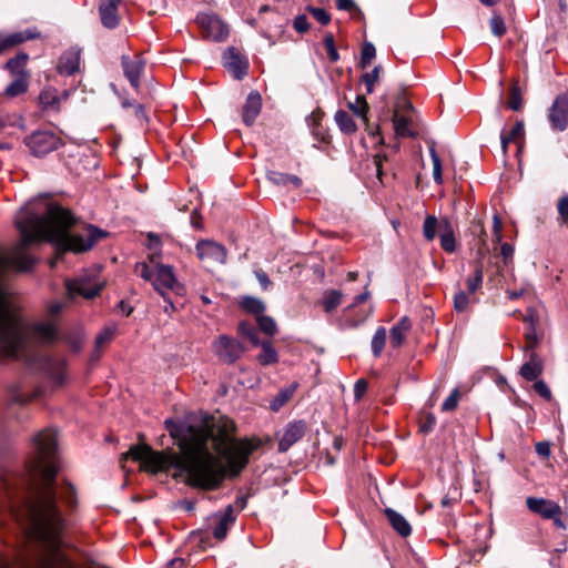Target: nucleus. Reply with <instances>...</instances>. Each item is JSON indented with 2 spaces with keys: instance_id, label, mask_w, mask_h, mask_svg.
Listing matches in <instances>:
<instances>
[{
  "instance_id": "f257e3e1",
  "label": "nucleus",
  "mask_w": 568,
  "mask_h": 568,
  "mask_svg": "<svg viewBox=\"0 0 568 568\" xmlns=\"http://www.w3.org/2000/svg\"><path fill=\"white\" fill-rule=\"evenodd\" d=\"M74 223L69 210L45 196L28 202L16 215L21 240L11 250L0 247V280L12 270L26 272L31 268L33 260L27 254V248L36 241H48L61 250L80 253L90 250L104 235L92 225L84 234L71 235L69 230ZM29 336L50 343L57 337L55 325L39 322L27 326L8 291L0 285V356L19 357Z\"/></svg>"
},
{
  "instance_id": "f03ea898",
  "label": "nucleus",
  "mask_w": 568,
  "mask_h": 568,
  "mask_svg": "<svg viewBox=\"0 0 568 568\" xmlns=\"http://www.w3.org/2000/svg\"><path fill=\"white\" fill-rule=\"evenodd\" d=\"M235 425L227 418L202 426H189L179 442L180 453L155 452L149 445L132 446L123 458L141 463V468L156 474L171 468L186 475L189 486L216 489L226 475L236 477L246 467L251 454L261 446L257 438H232Z\"/></svg>"
},
{
  "instance_id": "7ed1b4c3",
  "label": "nucleus",
  "mask_w": 568,
  "mask_h": 568,
  "mask_svg": "<svg viewBox=\"0 0 568 568\" xmlns=\"http://www.w3.org/2000/svg\"><path fill=\"white\" fill-rule=\"evenodd\" d=\"M57 444L54 430L44 429L37 434L33 438L34 456L28 464L22 483L28 496L17 498L9 491L8 514L39 544V554L32 559L23 557L14 565L0 558V568H74L61 552L64 519L57 507L54 487Z\"/></svg>"
},
{
  "instance_id": "20e7f679",
  "label": "nucleus",
  "mask_w": 568,
  "mask_h": 568,
  "mask_svg": "<svg viewBox=\"0 0 568 568\" xmlns=\"http://www.w3.org/2000/svg\"><path fill=\"white\" fill-rule=\"evenodd\" d=\"M103 283L97 278L95 273H84L75 278L65 281L69 297L81 296L87 300L95 297L102 290Z\"/></svg>"
},
{
  "instance_id": "39448f33",
  "label": "nucleus",
  "mask_w": 568,
  "mask_h": 568,
  "mask_svg": "<svg viewBox=\"0 0 568 568\" xmlns=\"http://www.w3.org/2000/svg\"><path fill=\"white\" fill-rule=\"evenodd\" d=\"M195 253L206 268L224 264L227 257L225 246L212 240L199 241L195 244Z\"/></svg>"
},
{
  "instance_id": "423d86ee",
  "label": "nucleus",
  "mask_w": 568,
  "mask_h": 568,
  "mask_svg": "<svg viewBox=\"0 0 568 568\" xmlns=\"http://www.w3.org/2000/svg\"><path fill=\"white\" fill-rule=\"evenodd\" d=\"M30 152L36 156H44L62 145V140L51 131H36L24 140Z\"/></svg>"
},
{
  "instance_id": "0eeeda50",
  "label": "nucleus",
  "mask_w": 568,
  "mask_h": 568,
  "mask_svg": "<svg viewBox=\"0 0 568 568\" xmlns=\"http://www.w3.org/2000/svg\"><path fill=\"white\" fill-rule=\"evenodd\" d=\"M215 356L225 364L235 363L244 353L243 345L227 335H220L212 344Z\"/></svg>"
},
{
  "instance_id": "6e6552de",
  "label": "nucleus",
  "mask_w": 568,
  "mask_h": 568,
  "mask_svg": "<svg viewBox=\"0 0 568 568\" xmlns=\"http://www.w3.org/2000/svg\"><path fill=\"white\" fill-rule=\"evenodd\" d=\"M149 258L150 262L155 265V276L152 282L153 287L166 300L165 291H173L179 286L173 268L169 265L160 264V255L158 254H152Z\"/></svg>"
},
{
  "instance_id": "1a4fd4ad",
  "label": "nucleus",
  "mask_w": 568,
  "mask_h": 568,
  "mask_svg": "<svg viewBox=\"0 0 568 568\" xmlns=\"http://www.w3.org/2000/svg\"><path fill=\"white\" fill-rule=\"evenodd\" d=\"M196 21L204 38L213 41H223L229 36L227 26L216 16L201 13Z\"/></svg>"
},
{
  "instance_id": "9d476101",
  "label": "nucleus",
  "mask_w": 568,
  "mask_h": 568,
  "mask_svg": "<svg viewBox=\"0 0 568 568\" xmlns=\"http://www.w3.org/2000/svg\"><path fill=\"white\" fill-rule=\"evenodd\" d=\"M236 514L233 505H229L224 510L213 514L210 518L212 535L217 540H223L230 527L235 523Z\"/></svg>"
},
{
  "instance_id": "9b49d317",
  "label": "nucleus",
  "mask_w": 568,
  "mask_h": 568,
  "mask_svg": "<svg viewBox=\"0 0 568 568\" xmlns=\"http://www.w3.org/2000/svg\"><path fill=\"white\" fill-rule=\"evenodd\" d=\"M548 119L555 130L564 131L568 126V92L555 99L549 109Z\"/></svg>"
},
{
  "instance_id": "f8f14e48",
  "label": "nucleus",
  "mask_w": 568,
  "mask_h": 568,
  "mask_svg": "<svg viewBox=\"0 0 568 568\" xmlns=\"http://www.w3.org/2000/svg\"><path fill=\"white\" fill-rule=\"evenodd\" d=\"M529 511L539 515L542 519H550L556 515H564L561 506L551 499L529 496L526 498Z\"/></svg>"
},
{
  "instance_id": "ddd939ff",
  "label": "nucleus",
  "mask_w": 568,
  "mask_h": 568,
  "mask_svg": "<svg viewBox=\"0 0 568 568\" xmlns=\"http://www.w3.org/2000/svg\"><path fill=\"white\" fill-rule=\"evenodd\" d=\"M223 65L237 80L244 78L247 73V62L235 48H229L223 54Z\"/></svg>"
},
{
  "instance_id": "4468645a",
  "label": "nucleus",
  "mask_w": 568,
  "mask_h": 568,
  "mask_svg": "<svg viewBox=\"0 0 568 568\" xmlns=\"http://www.w3.org/2000/svg\"><path fill=\"white\" fill-rule=\"evenodd\" d=\"M306 424L303 420H297L290 423L278 442V450L286 452L295 443H297L305 434Z\"/></svg>"
},
{
  "instance_id": "2eb2a0df",
  "label": "nucleus",
  "mask_w": 568,
  "mask_h": 568,
  "mask_svg": "<svg viewBox=\"0 0 568 568\" xmlns=\"http://www.w3.org/2000/svg\"><path fill=\"white\" fill-rule=\"evenodd\" d=\"M121 64L124 75L129 80L130 84L138 89L140 85V78L145 65L144 60L139 55L134 59H130L128 55H122Z\"/></svg>"
},
{
  "instance_id": "dca6fc26",
  "label": "nucleus",
  "mask_w": 568,
  "mask_h": 568,
  "mask_svg": "<svg viewBox=\"0 0 568 568\" xmlns=\"http://www.w3.org/2000/svg\"><path fill=\"white\" fill-rule=\"evenodd\" d=\"M122 0H102L99 6L101 23L108 29H114L119 26L120 17L118 7Z\"/></svg>"
},
{
  "instance_id": "f3484780",
  "label": "nucleus",
  "mask_w": 568,
  "mask_h": 568,
  "mask_svg": "<svg viewBox=\"0 0 568 568\" xmlns=\"http://www.w3.org/2000/svg\"><path fill=\"white\" fill-rule=\"evenodd\" d=\"M262 109V98L257 91H252L245 101V104L242 110V120L247 125L251 126L257 115L260 114Z\"/></svg>"
},
{
  "instance_id": "a211bd4d",
  "label": "nucleus",
  "mask_w": 568,
  "mask_h": 568,
  "mask_svg": "<svg viewBox=\"0 0 568 568\" xmlns=\"http://www.w3.org/2000/svg\"><path fill=\"white\" fill-rule=\"evenodd\" d=\"M439 240L442 248L447 253L456 250L455 232L450 220L446 216L439 220Z\"/></svg>"
},
{
  "instance_id": "6ab92c4d",
  "label": "nucleus",
  "mask_w": 568,
  "mask_h": 568,
  "mask_svg": "<svg viewBox=\"0 0 568 568\" xmlns=\"http://www.w3.org/2000/svg\"><path fill=\"white\" fill-rule=\"evenodd\" d=\"M80 69V51L77 49L67 50L60 58L58 71L61 74L72 75Z\"/></svg>"
},
{
  "instance_id": "aec40b11",
  "label": "nucleus",
  "mask_w": 568,
  "mask_h": 568,
  "mask_svg": "<svg viewBox=\"0 0 568 568\" xmlns=\"http://www.w3.org/2000/svg\"><path fill=\"white\" fill-rule=\"evenodd\" d=\"M542 361L532 352L529 356V361L521 365L519 374L526 381H536L542 374Z\"/></svg>"
},
{
  "instance_id": "412c9836",
  "label": "nucleus",
  "mask_w": 568,
  "mask_h": 568,
  "mask_svg": "<svg viewBox=\"0 0 568 568\" xmlns=\"http://www.w3.org/2000/svg\"><path fill=\"white\" fill-rule=\"evenodd\" d=\"M385 515L398 535L402 537H408L412 534V526L402 514L392 508H386Z\"/></svg>"
},
{
  "instance_id": "4be33fe9",
  "label": "nucleus",
  "mask_w": 568,
  "mask_h": 568,
  "mask_svg": "<svg viewBox=\"0 0 568 568\" xmlns=\"http://www.w3.org/2000/svg\"><path fill=\"white\" fill-rule=\"evenodd\" d=\"M412 324L408 317H403L397 324H395L389 331V342L394 348L403 345L406 334L410 329Z\"/></svg>"
},
{
  "instance_id": "5701e85b",
  "label": "nucleus",
  "mask_w": 568,
  "mask_h": 568,
  "mask_svg": "<svg viewBox=\"0 0 568 568\" xmlns=\"http://www.w3.org/2000/svg\"><path fill=\"white\" fill-rule=\"evenodd\" d=\"M393 124L396 136L414 138L416 135L415 132L410 129V120L397 111H395L393 114Z\"/></svg>"
},
{
  "instance_id": "b1692460",
  "label": "nucleus",
  "mask_w": 568,
  "mask_h": 568,
  "mask_svg": "<svg viewBox=\"0 0 568 568\" xmlns=\"http://www.w3.org/2000/svg\"><path fill=\"white\" fill-rule=\"evenodd\" d=\"M7 45V49L20 44L27 40L37 39L40 37V32L33 28L26 31L13 32L8 36H2Z\"/></svg>"
},
{
  "instance_id": "393cba45",
  "label": "nucleus",
  "mask_w": 568,
  "mask_h": 568,
  "mask_svg": "<svg viewBox=\"0 0 568 568\" xmlns=\"http://www.w3.org/2000/svg\"><path fill=\"white\" fill-rule=\"evenodd\" d=\"M258 346H261V353L256 359L261 365L267 366L278 362V354L270 341H264Z\"/></svg>"
},
{
  "instance_id": "a878e982",
  "label": "nucleus",
  "mask_w": 568,
  "mask_h": 568,
  "mask_svg": "<svg viewBox=\"0 0 568 568\" xmlns=\"http://www.w3.org/2000/svg\"><path fill=\"white\" fill-rule=\"evenodd\" d=\"M343 294L338 290L325 291L321 300V305L326 313L334 312L342 303Z\"/></svg>"
},
{
  "instance_id": "bb28decb",
  "label": "nucleus",
  "mask_w": 568,
  "mask_h": 568,
  "mask_svg": "<svg viewBox=\"0 0 568 568\" xmlns=\"http://www.w3.org/2000/svg\"><path fill=\"white\" fill-rule=\"evenodd\" d=\"M28 88V74H20L6 88L4 94L9 98H16L27 92Z\"/></svg>"
},
{
  "instance_id": "cd10ccee",
  "label": "nucleus",
  "mask_w": 568,
  "mask_h": 568,
  "mask_svg": "<svg viewBox=\"0 0 568 568\" xmlns=\"http://www.w3.org/2000/svg\"><path fill=\"white\" fill-rule=\"evenodd\" d=\"M267 178L275 185L292 184L294 187H300L302 185V180L298 176L282 172L272 171L268 173Z\"/></svg>"
},
{
  "instance_id": "c85d7f7f",
  "label": "nucleus",
  "mask_w": 568,
  "mask_h": 568,
  "mask_svg": "<svg viewBox=\"0 0 568 568\" xmlns=\"http://www.w3.org/2000/svg\"><path fill=\"white\" fill-rule=\"evenodd\" d=\"M334 119L339 130L346 134H352L357 129L353 118L344 110H338Z\"/></svg>"
},
{
  "instance_id": "c756f323",
  "label": "nucleus",
  "mask_w": 568,
  "mask_h": 568,
  "mask_svg": "<svg viewBox=\"0 0 568 568\" xmlns=\"http://www.w3.org/2000/svg\"><path fill=\"white\" fill-rule=\"evenodd\" d=\"M382 72V65H375L372 71L361 75V81L365 84L368 94L374 92V85L378 82Z\"/></svg>"
},
{
  "instance_id": "7c9ffc66",
  "label": "nucleus",
  "mask_w": 568,
  "mask_h": 568,
  "mask_svg": "<svg viewBox=\"0 0 568 568\" xmlns=\"http://www.w3.org/2000/svg\"><path fill=\"white\" fill-rule=\"evenodd\" d=\"M297 385L292 384L284 389H281L276 397L271 403L273 410H278L295 393Z\"/></svg>"
},
{
  "instance_id": "2f4dec72",
  "label": "nucleus",
  "mask_w": 568,
  "mask_h": 568,
  "mask_svg": "<svg viewBox=\"0 0 568 568\" xmlns=\"http://www.w3.org/2000/svg\"><path fill=\"white\" fill-rule=\"evenodd\" d=\"M28 55L26 53H19L14 58L10 59L6 63V68L13 74H27L23 72V68L27 63Z\"/></svg>"
},
{
  "instance_id": "473e14b6",
  "label": "nucleus",
  "mask_w": 568,
  "mask_h": 568,
  "mask_svg": "<svg viewBox=\"0 0 568 568\" xmlns=\"http://www.w3.org/2000/svg\"><path fill=\"white\" fill-rule=\"evenodd\" d=\"M523 105V92L517 82H513L509 88L508 106L513 111H519Z\"/></svg>"
},
{
  "instance_id": "72a5a7b5",
  "label": "nucleus",
  "mask_w": 568,
  "mask_h": 568,
  "mask_svg": "<svg viewBox=\"0 0 568 568\" xmlns=\"http://www.w3.org/2000/svg\"><path fill=\"white\" fill-rule=\"evenodd\" d=\"M386 344V329L385 327H378L372 338V352L374 356H381Z\"/></svg>"
},
{
  "instance_id": "f704fd0d",
  "label": "nucleus",
  "mask_w": 568,
  "mask_h": 568,
  "mask_svg": "<svg viewBox=\"0 0 568 568\" xmlns=\"http://www.w3.org/2000/svg\"><path fill=\"white\" fill-rule=\"evenodd\" d=\"M439 230V221L434 215H427L423 225V234L427 241H433L436 236V230Z\"/></svg>"
},
{
  "instance_id": "c9c22d12",
  "label": "nucleus",
  "mask_w": 568,
  "mask_h": 568,
  "mask_svg": "<svg viewBox=\"0 0 568 568\" xmlns=\"http://www.w3.org/2000/svg\"><path fill=\"white\" fill-rule=\"evenodd\" d=\"M429 154L433 162V179L437 184L443 183V168H442V161L439 155L436 152V149L434 145L429 148Z\"/></svg>"
},
{
  "instance_id": "e433bc0d",
  "label": "nucleus",
  "mask_w": 568,
  "mask_h": 568,
  "mask_svg": "<svg viewBox=\"0 0 568 568\" xmlns=\"http://www.w3.org/2000/svg\"><path fill=\"white\" fill-rule=\"evenodd\" d=\"M39 101L43 110H55L59 106L57 95L50 90L42 91L39 95Z\"/></svg>"
},
{
  "instance_id": "4c0bfd02",
  "label": "nucleus",
  "mask_w": 568,
  "mask_h": 568,
  "mask_svg": "<svg viewBox=\"0 0 568 568\" xmlns=\"http://www.w3.org/2000/svg\"><path fill=\"white\" fill-rule=\"evenodd\" d=\"M483 283V265L480 263L476 264L474 275L466 281L468 293H475Z\"/></svg>"
},
{
  "instance_id": "58836bf2",
  "label": "nucleus",
  "mask_w": 568,
  "mask_h": 568,
  "mask_svg": "<svg viewBox=\"0 0 568 568\" xmlns=\"http://www.w3.org/2000/svg\"><path fill=\"white\" fill-rule=\"evenodd\" d=\"M242 306L247 312L256 315H261L265 311L264 303L261 300L251 296L243 300Z\"/></svg>"
},
{
  "instance_id": "ea45409f",
  "label": "nucleus",
  "mask_w": 568,
  "mask_h": 568,
  "mask_svg": "<svg viewBox=\"0 0 568 568\" xmlns=\"http://www.w3.org/2000/svg\"><path fill=\"white\" fill-rule=\"evenodd\" d=\"M375 55H376V49H375L374 44L371 42H365L362 48V52H361V61H359L361 68L366 69L371 64V62L373 61Z\"/></svg>"
},
{
  "instance_id": "a19ab883",
  "label": "nucleus",
  "mask_w": 568,
  "mask_h": 568,
  "mask_svg": "<svg viewBox=\"0 0 568 568\" xmlns=\"http://www.w3.org/2000/svg\"><path fill=\"white\" fill-rule=\"evenodd\" d=\"M349 109L364 121H366V113L368 111V104L364 97H356L355 102L348 103Z\"/></svg>"
},
{
  "instance_id": "79ce46f5",
  "label": "nucleus",
  "mask_w": 568,
  "mask_h": 568,
  "mask_svg": "<svg viewBox=\"0 0 568 568\" xmlns=\"http://www.w3.org/2000/svg\"><path fill=\"white\" fill-rule=\"evenodd\" d=\"M257 323H258L261 331H263L265 334H267L270 336H273L277 331L276 323H275L274 318L271 316L260 315L257 317Z\"/></svg>"
},
{
  "instance_id": "37998d69",
  "label": "nucleus",
  "mask_w": 568,
  "mask_h": 568,
  "mask_svg": "<svg viewBox=\"0 0 568 568\" xmlns=\"http://www.w3.org/2000/svg\"><path fill=\"white\" fill-rule=\"evenodd\" d=\"M59 496L60 499L69 506H73L75 504V490L69 483H65L60 487Z\"/></svg>"
},
{
  "instance_id": "c03bdc74",
  "label": "nucleus",
  "mask_w": 568,
  "mask_h": 568,
  "mask_svg": "<svg viewBox=\"0 0 568 568\" xmlns=\"http://www.w3.org/2000/svg\"><path fill=\"white\" fill-rule=\"evenodd\" d=\"M237 331L241 335L246 336L253 345L257 346L260 343H262L258 338V334L255 331V328L251 327L245 322H241L237 326Z\"/></svg>"
},
{
  "instance_id": "a18cd8bd",
  "label": "nucleus",
  "mask_w": 568,
  "mask_h": 568,
  "mask_svg": "<svg viewBox=\"0 0 568 568\" xmlns=\"http://www.w3.org/2000/svg\"><path fill=\"white\" fill-rule=\"evenodd\" d=\"M490 29L494 36L500 38L506 33V24L501 16L494 14L490 18Z\"/></svg>"
},
{
  "instance_id": "49530a36",
  "label": "nucleus",
  "mask_w": 568,
  "mask_h": 568,
  "mask_svg": "<svg viewBox=\"0 0 568 568\" xmlns=\"http://www.w3.org/2000/svg\"><path fill=\"white\" fill-rule=\"evenodd\" d=\"M115 329L113 327H105L95 337V348L99 349L103 345L110 343L114 336Z\"/></svg>"
},
{
  "instance_id": "de8ad7c7",
  "label": "nucleus",
  "mask_w": 568,
  "mask_h": 568,
  "mask_svg": "<svg viewBox=\"0 0 568 568\" xmlns=\"http://www.w3.org/2000/svg\"><path fill=\"white\" fill-rule=\"evenodd\" d=\"M324 45H325L328 59L332 62L338 61L339 54H338V52L336 50L333 34L329 33V34L325 36V38H324Z\"/></svg>"
},
{
  "instance_id": "09e8293b",
  "label": "nucleus",
  "mask_w": 568,
  "mask_h": 568,
  "mask_svg": "<svg viewBox=\"0 0 568 568\" xmlns=\"http://www.w3.org/2000/svg\"><path fill=\"white\" fill-rule=\"evenodd\" d=\"M50 378L55 385H62L65 378L64 364L58 362L50 371Z\"/></svg>"
},
{
  "instance_id": "8fccbe9b",
  "label": "nucleus",
  "mask_w": 568,
  "mask_h": 568,
  "mask_svg": "<svg viewBox=\"0 0 568 568\" xmlns=\"http://www.w3.org/2000/svg\"><path fill=\"white\" fill-rule=\"evenodd\" d=\"M135 272L145 281L153 282L155 271H153L145 262L135 264Z\"/></svg>"
},
{
  "instance_id": "3c124183",
  "label": "nucleus",
  "mask_w": 568,
  "mask_h": 568,
  "mask_svg": "<svg viewBox=\"0 0 568 568\" xmlns=\"http://www.w3.org/2000/svg\"><path fill=\"white\" fill-rule=\"evenodd\" d=\"M308 12L323 26L331 22L329 13L323 8L308 7Z\"/></svg>"
},
{
  "instance_id": "603ef678",
  "label": "nucleus",
  "mask_w": 568,
  "mask_h": 568,
  "mask_svg": "<svg viewBox=\"0 0 568 568\" xmlns=\"http://www.w3.org/2000/svg\"><path fill=\"white\" fill-rule=\"evenodd\" d=\"M557 211L560 222L568 225V195H564L558 200Z\"/></svg>"
},
{
  "instance_id": "864d4df0",
  "label": "nucleus",
  "mask_w": 568,
  "mask_h": 568,
  "mask_svg": "<svg viewBox=\"0 0 568 568\" xmlns=\"http://www.w3.org/2000/svg\"><path fill=\"white\" fill-rule=\"evenodd\" d=\"M459 400V390L455 388L442 405L443 412H452L456 409Z\"/></svg>"
},
{
  "instance_id": "5fc2aeb1",
  "label": "nucleus",
  "mask_w": 568,
  "mask_h": 568,
  "mask_svg": "<svg viewBox=\"0 0 568 568\" xmlns=\"http://www.w3.org/2000/svg\"><path fill=\"white\" fill-rule=\"evenodd\" d=\"M524 134H525L524 122L523 121H517L516 124L510 130V132L508 134H506V136L511 142H518L519 140L524 139Z\"/></svg>"
},
{
  "instance_id": "6e6d98bb",
  "label": "nucleus",
  "mask_w": 568,
  "mask_h": 568,
  "mask_svg": "<svg viewBox=\"0 0 568 568\" xmlns=\"http://www.w3.org/2000/svg\"><path fill=\"white\" fill-rule=\"evenodd\" d=\"M469 304L468 295L464 291H459L454 296V307L458 312H463Z\"/></svg>"
},
{
  "instance_id": "4d7b16f0",
  "label": "nucleus",
  "mask_w": 568,
  "mask_h": 568,
  "mask_svg": "<svg viewBox=\"0 0 568 568\" xmlns=\"http://www.w3.org/2000/svg\"><path fill=\"white\" fill-rule=\"evenodd\" d=\"M532 387L536 390V393L540 395L544 399H551V392L544 381H536Z\"/></svg>"
},
{
  "instance_id": "13d9d810",
  "label": "nucleus",
  "mask_w": 568,
  "mask_h": 568,
  "mask_svg": "<svg viewBox=\"0 0 568 568\" xmlns=\"http://www.w3.org/2000/svg\"><path fill=\"white\" fill-rule=\"evenodd\" d=\"M293 26L298 33H304L310 29L307 17L304 14L295 17Z\"/></svg>"
},
{
  "instance_id": "bf43d9fd",
  "label": "nucleus",
  "mask_w": 568,
  "mask_h": 568,
  "mask_svg": "<svg viewBox=\"0 0 568 568\" xmlns=\"http://www.w3.org/2000/svg\"><path fill=\"white\" fill-rule=\"evenodd\" d=\"M536 453L545 459H548L551 454V447L549 442H539L535 445Z\"/></svg>"
},
{
  "instance_id": "052dcab7",
  "label": "nucleus",
  "mask_w": 568,
  "mask_h": 568,
  "mask_svg": "<svg viewBox=\"0 0 568 568\" xmlns=\"http://www.w3.org/2000/svg\"><path fill=\"white\" fill-rule=\"evenodd\" d=\"M387 160V156L384 155V154H376L374 156V165H375V169H376V175L378 178V180L381 182H383L382 180V175H383V163Z\"/></svg>"
},
{
  "instance_id": "680f3d73",
  "label": "nucleus",
  "mask_w": 568,
  "mask_h": 568,
  "mask_svg": "<svg viewBox=\"0 0 568 568\" xmlns=\"http://www.w3.org/2000/svg\"><path fill=\"white\" fill-rule=\"evenodd\" d=\"M367 382L363 378L356 381L354 385V395L356 399H359L363 397L365 392L367 390Z\"/></svg>"
},
{
  "instance_id": "e2e57ef3",
  "label": "nucleus",
  "mask_w": 568,
  "mask_h": 568,
  "mask_svg": "<svg viewBox=\"0 0 568 568\" xmlns=\"http://www.w3.org/2000/svg\"><path fill=\"white\" fill-rule=\"evenodd\" d=\"M132 111H133V115L135 116L136 121L140 122L141 124L148 120L144 105L136 103L135 105H133Z\"/></svg>"
},
{
  "instance_id": "0e129e2a",
  "label": "nucleus",
  "mask_w": 568,
  "mask_h": 568,
  "mask_svg": "<svg viewBox=\"0 0 568 568\" xmlns=\"http://www.w3.org/2000/svg\"><path fill=\"white\" fill-rule=\"evenodd\" d=\"M254 274H255V277L258 281L260 285L262 286V288L267 290L270 287V285L272 284L267 274L262 270L255 271Z\"/></svg>"
},
{
  "instance_id": "69168bd1",
  "label": "nucleus",
  "mask_w": 568,
  "mask_h": 568,
  "mask_svg": "<svg viewBox=\"0 0 568 568\" xmlns=\"http://www.w3.org/2000/svg\"><path fill=\"white\" fill-rule=\"evenodd\" d=\"M501 229L503 223L498 215H494L493 217V233L497 242L501 241Z\"/></svg>"
},
{
  "instance_id": "338daca9",
  "label": "nucleus",
  "mask_w": 568,
  "mask_h": 568,
  "mask_svg": "<svg viewBox=\"0 0 568 568\" xmlns=\"http://www.w3.org/2000/svg\"><path fill=\"white\" fill-rule=\"evenodd\" d=\"M500 254L504 258V262L508 263V261L513 257L514 247L509 243H504L500 246Z\"/></svg>"
},
{
  "instance_id": "774afa93",
  "label": "nucleus",
  "mask_w": 568,
  "mask_h": 568,
  "mask_svg": "<svg viewBox=\"0 0 568 568\" xmlns=\"http://www.w3.org/2000/svg\"><path fill=\"white\" fill-rule=\"evenodd\" d=\"M336 7L344 11H352L353 9H356V4L353 0H336Z\"/></svg>"
}]
</instances>
